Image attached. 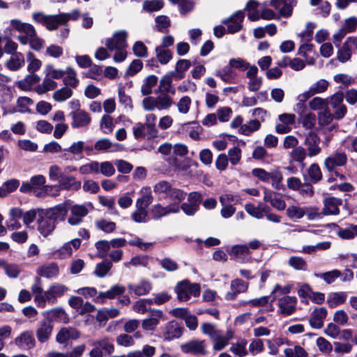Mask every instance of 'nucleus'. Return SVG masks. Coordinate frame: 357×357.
<instances>
[{"label": "nucleus", "mask_w": 357, "mask_h": 357, "mask_svg": "<svg viewBox=\"0 0 357 357\" xmlns=\"http://www.w3.org/2000/svg\"><path fill=\"white\" fill-rule=\"evenodd\" d=\"M191 66V62L188 59L178 60L175 66L174 71L170 72L176 80H180L185 77V72Z\"/></svg>", "instance_id": "nucleus-37"}, {"label": "nucleus", "mask_w": 357, "mask_h": 357, "mask_svg": "<svg viewBox=\"0 0 357 357\" xmlns=\"http://www.w3.org/2000/svg\"><path fill=\"white\" fill-rule=\"evenodd\" d=\"M247 344V340L240 337L236 342L231 343L229 350L238 357H245L248 354V351L246 348Z\"/></svg>", "instance_id": "nucleus-36"}, {"label": "nucleus", "mask_w": 357, "mask_h": 357, "mask_svg": "<svg viewBox=\"0 0 357 357\" xmlns=\"http://www.w3.org/2000/svg\"><path fill=\"white\" fill-rule=\"evenodd\" d=\"M297 298L295 296H284L278 300L279 312L284 315H290L296 310Z\"/></svg>", "instance_id": "nucleus-19"}, {"label": "nucleus", "mask_w": 357, "mask_h": 357, "mask_svg": "<svg viewBox=\"0 0 357 357\" xmlns=\"http://www.w3.org/2000/svg\"><path fill=\"white\" fill-rule=\"evenodd\" d=\"M45 182V177L41 174H38L32 176L29 182L23 183L20 190L24 193L33 192L37 196V193L42 190Z\"/></svg>", "instance_id": "nucleus-8"}, {"label": "nucleus", "mask_w": 357, "mask_h": 357, "mask_svg": "<svg viewBox=\"0 0 357 357\" xmlns=\"http://www.w3.org/2000/svg\"><path fill=\"white\" fill-rule=\"evenodd\" d=\"M85 350V345L81 344L75 347L71 351L61 353L59 351H51L48 353L47 357H80Z\"/></svg>", "instance_id": "nucleus-44"}, {"label": "nucleus", "mask_w": 357, "mask_h": 357, "mask_svg": "<svg viewBox=\"0 0 357 357\" xmlns=\"http://www.w3.org/2000/svg\"><path fill=\"white\" fill-rule=\"evenodd\" d=\"M35 339L31 331H24L15 339V344L22 349H29L35 346Z\"/></svg>", "instance_id": "nucleus-29"}, {"label": "nucleus", "mask_w": 357, "mask_h": 357, "mask_svg": "<svg viewBox=\"0 0 357 357\" xmlns=\"http://www.w3.org/2000/svg\"><path fill=\"white\" fill-rule=\"evenodd\" d=\"M80 336L79 332L75 328H62L56 335V341L59 344L67 342L70 340H76Z\"/></svg>", "instance_id": "nucleus-27"}, {"label": "nucleus", "mask_w": 357, "mask_h": 357, "mask_svg": "<svg viewBox=\"0 0 357 357\" xmlns=\"http://www.w3.org/2000/svg\"><path fill=\"white\" fill-rule=\"evenodd\" d=\"M69 211V203L68 202L56 205L49 209L43 210L45 214L56 224L58 220L63 221L66 219Z\"/></svg>", "instance_id": "nucleus-10"}, {"label": "nucleus", "mask_w": 357, "mask_h": 357, "mask_svg": "<svg viewBox=\"0 0 357 357\" xmlns=\"http://www.w3.org/2000/svg\"><path fill=\"white\" fill-rule=\"evenodd\" d=\"M70 20V15L67 13H60L55 15H48L46 28L50 31L55 30L59 26L66 24Z\"/></svg>", "instance_id": "nucleus-30"}, {"label": "nucleus", "mask_w": 357, "mask_h": 357, "mask_svg": "<svg viewBox=\"0 0 357 357\" xmlns=\"http://www.w3.org/2000/svg\"><path fill=\"white\" fill-rule=\"evenodd\" d=\"M43 315L45 319H50L52 322H53V319H58L64 324H67L69 321L68 314L62 307H55L45 311Z\"/></svg>", "instance_id": "nucleus-34"}, {"label": "nucleus", "mask_w": 357, "mask_h": 357, "mask_svg": "<svg viewBox=\"0 0 357 357\" xmlns=\"http://www.w3.org/2000/svg\"><path fill=\"white\" fill-rule=\"evenodd\" d=\"M215 75L225 83H234L237 77V73L229 64L222 69L216 70Z\"/></svg>", "instance_id": "nucleus-38"}, {"label": "nucleus", "mask_w": 357, "mask_h": 357, "mask_svg": "<svg viewBox=\"0 0 357 357\" xmlns=\"http://www.w3.org/2000/svg\"><path fill=\"white\" fill-rule=\"evenodd\" d=\"M37 273L42 277L47 278H53L58 275L59 267L56 264L52 263L40 267Z\"/></svg>", "instance_id": "nucleus-50"}, {"label": "nucleus", "mask_w": 357, "mask_h": 357, "mask_svg": "<svg viewBox=\"0 0 357 357\" xmlns=\"http://www.w3.org/2000/svg\"><path fill=\"white\" fill-rule=\"evenodd\" d=\"M163 312L160 310L150 309L149 317L143 320L142 327L145 331H153L162 317Z\"/></svg>", "instance_id": "nucleus-24"}, {"label": "nucleus", "mask_w": 357, "mask_h": 357, "mask_svg": "<svg viewBox=\"0 0 357 357\" xmlns=\"http://www.w3.org/2000/svg\"><path fill=\"white\" fill-rule=\"evenodd\" d=\"M227 252L231 259L242 263L248 262L250 259L249 248L245 245H233L227 248Z\"/></svg>", "instance_id": "nucleus-13"}, {"label": "nucleus", "mask_w": 357, "mask_h": 357, "mask_svg": "<svg viewBox=\"0 0 357 357\" xmlns=\"http://www.w3.org/2000/svg\"><path fill=\"white\" fill-rule=\"evenodd\" d=\"M57 84L48 77H46L43 82L35 88V91L38 94H43L49 91H52L56 89Z\"/></svg>", "instance_id": "nucleus-55"}, {"label": "nucleus", "mask_w": 357, "mask_h": 357, "mask_svg": "<svg viewBox=\"0 0 357 357\" xmlns=\"http://www.w3.org/2000/svg\"><path fill=\"white\" fill-rule=\"evenodd\" d=\"M342 204L340 199L335 197H328L324 199V207L323 213L326 215H337L340 213L339 207Z\"/></svg>", "instance_id": "nucleus-33"}, {"label": "nucleus", "mask_w": 357, "mask_h": 357, "mask_svg": "<svg viewBox=\"0 0 357 357\" xmlns=\"http://www.w3.org/2000/svg\"><path fill=\"white\" fill-rule=\"evenodd\" d=\"M264 340L260 338L252 339L248 345V353L255 356L264 351Z\"/></svg>", "instance_id": "nucleus-57"}, {"label": "nucleus", "mask_w": 357, "mask_h": 357, "mask_svg": "<svg viewBox=\"0 0 357 357\" xmlns=\"http://www.w3.org/2000/svg\"><path fill=\"white\" fill-rule=\"evenodd\" d=\"M173 186L166 181H160L153 186V191L160 198H169Z\"/></svg>", "instance_id": "nucleus-39"}, {"label": "nucleus", "mask_w": 357, "mask_h": 357, "mask_svg": "<svg viewBox=\"0 0 357 357\" xmlns=\"http://www.w3.org/2000/svg\"><path fill=\"white\" fill-rule=\"evenodd\" d=\"M261 127V123L258 120H251L241 126L239 132L245 136H249L252 132L258 130Z\"/></svg>", "instance_id": "nucleus-59"}, {"label": "nucleus", "mask_w": 357, "mask_h": 357, "mask_svg": "<svg viewBox=\"0 0 357 357\" xmlns=\"http://www.w3.org/2000/svg\"><path fill=\"white\" fill-rule=\"evenodd\" d=\"M26 61L28 63L27 70L29 73L38 71L42 66L41 61L37 59L36 55L31 51L26 53Z\"/></svg>", "instance_id": "nucleus-58"}, {"label": "nucleus", "mask_w": 357, "mask_h": 357, "mask_svg": "<svg viewBox=\"0 0 357 357\" xmlns=\"http://www.w3.org/2000/svg\"><path fill=\"white\" fill-rule=\"evenodd\" d=\"M286 215L292 220L301 219L304 216V207H301L296 205L289 206L287 208Z\"/></svg>", "instance_id": "nucleus-61"}, {"label": "nucleus", "mask_w": 357, "mask_h": 357, "mask_svg": "<svg viewBox=\"0 0 357 357\" xmlns=\"http://www.w3.org/2000/svg\"><path fill=\"white\" fill-rule=\"evenodd\" d=\"M84 150V142L83 141L74 142L68 148L63 150L62 158L66 160H72L75 157L82 158Z\"/></svg>", "instance_id": "nucleus-18"}, {"label": "nucleus", "mask_w": 357, "mask_h": 357, "mask_svg": "<svg viewBox=\"0 0 357 357\" xmlns=\"http://www.w3.org/2000/svg\"><path fill=\"white\" fill-rule=\"evenodd\" d=\"M347 163V155L346 153L342 151H336L325 158L324 166L327 171L332 172L337 167L345 166Z\"/></svg>", "instance_id": "nucleus-4"}, {"label": "nucleus", "mask_w": 357, "mask_h": 357, "mask_svg": "<svg viewBox=\"0 0 357 357\" xmlns=\"http://www.w3.org/2000/svg\"><path fill=\"white\" fill-rule=\"evenodd\" d=\"M174 77L171 73L161 77L159 82L158 89L162 93H175V89L172 87V80Z\"/></svg>", "instance_id": "nucleus-40"}, {"label": "nucleus", "mask_w": 357, "mask_h": 357, "mask_svg": "<svg viewBox=\"0 0 357 357\" xmlns=\"http://www.w3.org/2000/svg\"><path fill=\"white\" fill-rule=\"evenodd\" d=\"M59 185L62 189L77 190L81 187V182L73 176H63L59 180Z\"/></svg>", "instance_id": "nucleus-43"}, {"label": "nucleus", "mask_w": 357, "mask_h": 357, "mask_svg": "<svg viewBox=\"0 0 357 357\" xmlns=\"http://www.w3.org/2000/svg\"><path fill=\"white\" fill-rule=\"evenodd\" d=\"M70 214L68 218V222L73 226L79 225L88 213L87 208L83 205H74L69 207Z\"/></svg>", "instance_id": "nucleus-20"}, {"label": "nucleus", "mask_w": 357, "mask_h": 357, "mask_svg": "<svg viewBox=\"0 0 357 357\" xmlns=\"http://www.w3.org/2000/svg\"><path fill=\"white\" fill-rule=\"evenodd\" d=\"M91 344L98 346L102 352L104 351L107 354H111L114 351L113 341L109 337H104L99 340L92 341Z\"/></svg>", "instance_id": "nucleus-42"}, {"label": "nucleus", "mask_w": 357, "mask_h": 357, "mask_svg": "<svg viewBox=\"0 0 357 357\" xmlns=\"http://www.w3.org/2000/svg\"><path fill=\"white\" fill-rule=\"evenodd\" d=\"M126 291V287L122 284H115L105 292H100L99 296L109 299L114 298L116 296L121 295Z\"/></svg>", "instance_id": "nucleus-60"}, {"label": "nucleus", "mask_w": 357, "mask_h": 357, "mask_svg": "<svg viewBox=\"0 0 357 357\" xmlns=\"http://www.w3.org/2000/svg\"><path fill=\"white\" fill-rule=\"evenodd\" d=\"M289 156L291 161H294L301 163L302 167H305L304 160L307 156V153L305 148L301 146H298L295 149H293L289 153Z\"/></svg>", "instance_id": "nucleus-46"}, {"label": "nucleus", "mask_w": 357, "mask_h": 357, "mask_svg": "<svg viewBox=\"0 0 357 357\" xmlns=\"http://www.w3.org/2000/svg\"><path fill=\"white\" fill-rule=\"evenodd\" d=\"M286 357H307V351L301 346L295 345L284 350Z\"/></svg>", "instance_id": "nucleus-64"}, {"label": "nucleus", "mask_w": 357, "mask_h": 357, "mask_svg": "<svg viewBox=\"0 0 357 357\" xmlns=\"http://www.w3.org/2000/svg\"><path fill=\"white\" fill-rule=\"evenodd\" d=\"M258 68L252 65L250 71L246 72V77L249 79L248 82V89L252 92L257 91L263 83L262 77H258Z\"/></svg>", "instance_id": "nucleus-22"}, {"label": "nucleus", "mask_w": 357, "mask_h": 357, "mask_svg": "<svg viewBox=\"0 0 357 357\" xmlns=\"http://www.w3.org/2000/svg\"><path fill=\"white\" fill-rule=\"evenodd\" d=\"M183 333V329L175 321L168 322L164 327L163 336L167 340L178 338Z\"/></svg>", "instance_id": "nucleus-32"}, {"label": "nucleus", "mask_w": 357, "mask_h": 357, "mask_svg": "<svg viewBox=\"0 0 357 357\" xmlns=\"http://www.w3.org/2000/svg\"><path fill=\"white\" fill-rule=\"evenodd\" d=\"M155 52L158 61L162 65L167 64L172 59V52L168 49H165L164 47H156Z\"/></svg>", "instance_id": "nucleus-48"}, {"label": "nucleus", "mask_w": 357, "mask_h": 357, "mask_svg": "<svg viewBox=\"0 0 357 357\" xmlns=\"http://www.w3.org/2000/svg\"><path fill=\"white\" fill-rule=\"evenodd\" d=\"M36 222L38 231L45 238L52 234L56 226V224L45 213L43 210L38 211Z\"/></svg>", "instance_id": "nucleus-6"}, {"label": "nucleus", "mask_w": 357, "mask_h": 357, "mask_svg": "<svg viewBox=\"0 0 357 357\" xmlns=\"http://www.w3.org/2000/svg\"><path fill=\"white\" fill-rule=\"evenodd\" d=\"M327 315L326 308L317 307L315 308L311 314L309 320L310 325L314 328H321L324 326V321Z\"/></svg>", "instance_id": "nucleus-25"}, {"label": "nucleus", "mask_w": 357, "mask_h": 357, "mask_svg": "<svg viewBox=\"0 0 357 357\" xmlns=\"http://www.w3.org/2000/svg\"><path fill=\"white\" fill-rule=\"evenodd\" d=\"M347 297V294L346 292L340 291L331 293L328 296L327 303L330 307H335L344 303Z\"/></svg>", "instance_id": "nucleus-47"}, {"label": "nucleus", "mask_w": 357, "mask_h": 357, "mask_svg": "<svg viewBox=\"0 0 357 357\" xmlns=\"http://www.w3.org/2000/svg\"><path fill=\"white\" fill-rule=\"evenodd\" d=\"M0 268H1L6 275L10 278H16L21 273V268L16 264H9L3 259H0Z\"/></svg>", "instance_id": "nucleus-41"}, {"label": "nucleus", "mask_w": 357, "mask_h": 357, "mask_svg": "<svg viewBox=\"0 0 357 357\" xmlns=\"http://www.w3.org/2000/svg\"><path fill=\"white\" fill-rule=\"evenodd\" d=\"M248 283L240 279H236L231 282V291L227 293L225 298L227 300H234L240 293L247 291Z\"/></svg>", "instance_id": "nucleus-31"}, {"label": "nucleus", "mask_w": 357, "mask_h": 357, "mask_svg": "<svg viewBox=\"0 0 357 357\" xmlns=\"http://www.w3.org/2000/svg\"><path fill=\"white\" fill-rule=\"evenodd\" d=\"M145 127L148 131L149 135L152 137H155L158 134V130L155 126V121L157 116L154 114H149L146 116Z\"/></svg>", "instance_id": "nucleus-62"}, {"label": "nucleus", "mask_w": 357, "mask_h": 357, "mask_svg": "<svg viewBox=\"0 0 357 357\" xmlns=\"http://www.w3.org/2000/svg\"><path fill=\"white\" fill-rule=\"evenodd\" d=\"M229 64L233 68L238 69L241 71H250L252 66L247 61L242 58H233L229 61Z\"/></svg>", "instance_id": "nucleus-63"}, {"label": "nucleus", "mask_w": 357, "mask_h": 357, "mask_svg": "<svg viewBox=\"0 0 357 357\" xmlns=\"http://www.w3.org/2000/svg\"><path fill=\"white\" fill-rule=\"evenodd\" d=\"M180 211V206L177 204H171L166 206H162L158 204L153 206L151 210V214L154 219H159L170 213H177Z\"/></svg>", "instance_id": "nucleus-15"}, {"label": "nucleus", "mask_w": 357, "mask_h": 357, "mask_svg": "<svg viewBox=\"0 0 357 357\" xmlns=\"http://www.w3.org/2000/svg\"><path fill=\"white\" fill-rule=\"evenodd\" d=\"M39 81L38 75L34 74V73H30L24 79L18 82L17 86L22 90L29 91L33 84L38 83Z\"/></svg>", "instance_id": "nucleus-49"}, {"label": "nucleus", "mask_w": 357, "mask_h": 357, "mask_svg": "<svg viewBox=\"0 0 357 357\" xmlns=\"http://www.w3.org/2000/svg\"><path fill=\"white\" fill-rule=\"evenodd\" d=\"M234 337V333L231 330L227 331L225 334L222 331H219L211 339L213 342V348L215 351L222 350L228 345L229 342Z\"/></svg>", "instance_id": "nucleus-14"}, {"label": "nucleus", "mask_w": 357, "mask_h": 357, "mask_svg": "<svg viewBox=\"0 0 357 357\" xmlns=\"http://www.w3.org/2000/svg\"><path fill=\"white\" fill-rule=\"evenodd\" d=\"M139 194L140 197L137 199L135 206H142L147 209L153 199L151 188L148 186L142 187L139 191Z\"/></svg>", "instance_id": "nucleus-35"}, {"label": "nucleus", "mask_w": 357, "mask_h": 357, "mask_svg": "<svg viewBox=\"0 0 357 357\" xmlns=\"http://www.w3.org/2000/svg\"><path fill=\"white\" fill-rule=\"evenodd\" d=\"M158 77L151 75L145 77L141 86V93L143 96H148L152 93V88L156 85Z\"/></svg>", "instance_id": "nucleus-53"}, {"label": "nucleus", "mask_w": 357, "mask_h": 357, "mask_svg": "<svg viewBox=\"0 0 357 357\" xmlns=\"http://www.w3.org/2000/svg\"><path fill=\"white\" fill-rule=\"evenodd\" d=\"M81 245L79 238H74L64 243L60 248L54 251V255L58 259H66L72 256L73 250H77Z\"/></svg>", "instance_id": "nucleus-11"}, {"label": "nucleus", "mask_w": 357, "mask_h": 357, "mask_svg": "<svg viewBox=\"0 0 357 357\" xmlns=\"http://www.w3.org/2000/svg\"><path fill=\"white\" fill-rule=\"evenodd\" d=\"M93 148L98 151L114 152L120 151L122 149V146L112 142L107 138H102L96 142Z\"/></svg>", "instance_id": "nucleus-26"}, {"label": "nucleus", "mask_w": 357, "mask_h": 357, "mask_svg": "<svg viewBox=\"0 0 357 357\" xmlns=\"http://www.w3.org/2000/svg\"><path fill=\"white\" fill-rule=\"evenodd\" d=\"M320 143L321 139L316 132L310 131L305 135L303 144L306 146L308 157L312 158L321 153Z\"/></svg>", "instance_id": "nucleus-5"}, {"label": "nucleus", "mask_w": 357, "mask_h": 357, "mask_svg": "<svg viewBox=\"0 0 357 357\" xmlns=\"http://www.w3.org/2000/svg\"><path fill=\"white\" fill-rule=\"evenodd\" d=\"M177 297L181 301H187L191 296L197 297L200 294L199 284L197 283H190L188 280H183L176 287Z\"/></svg>", "instance_id": "nucleus-3"}, {"label": "nucleus", "mask_w": 357, "mask_h": 357, "mask_svg": "<svg viewBox=\"0 0 357 357\" xmlns=\"http://www.w3.org/2000/svg\"><path fill=\"white\" fill-rule=\"evenodd\" d=\"M10 24L13 29L24 33V35L18 36L17 38L22 45L29 44L30 47L35 51H40L43 48L45 41L37 36L36 31L33 25L22 22L17 19L12 20Z\"/></svg>", "instance_id": "nucleus-1"}, {"label": "nucleus", "mask_w": 357, "mask_h": 357, "mask_svg": "<svg viewBox=\"0 0 357 357\" xmlns=\"http://www.w3.org/2000/svg\"><path fill=\"white\" fill-rule=\"evenodd\" d=\"M73 121L71 126L79 128L87 126L91 122V116L89 113L82 109H77L70 113Z\"/></svg>", "instance_id": "nucleus-21"}, {"label": "nucleus", "mask_w": 357, "mask_h": 357, "mask_svg": "<svg viewBox=\"0 0 357 357\" xmlns=\"http://www.w3.org/2000/svg\"><path fill=\"white\" fill-rule=\"evenodd\" d=\"M33 104V100L29 97H20L17 100L16 106L13 109V112L25 113L30 111L29 106Z\"/></svg>", "instance_id": "nucleus-56"}, {"label": "nucleus", "mask_w": 357, "mask_h": 357, "mask_svg": "<svg viewBox=\"0 0 357 357\" xmlns=\"http://www.w3.org/2000/svg\"><path fill=\"white\" fill-rule=\"evenodd\" d=\"M155 347L146 344L142 350H134L127 354V357H152L155 354Z\"/></svg>", "instance_id": "nucleus-51"}, {"label": "nucleus", "mask_w": 357, "mask_h": 357, "mask_svg": "<svg viewBox=\"0 0 357 357\" xmlns=\"http://www.w3.org/2000/svg\"><path fill=\"white\" fill-rule=\"evenodd\" d=\"M53 328V322L50 319L44 318V319L40 321L36 331L38 340L41 343L49 340L52 336Z\"/></svg>", "instance_id": "nucleus-9"}, {"label": "nucleus", "mask_w": 357, "mask_h": 357, "mask_svg": "<svg viewBox=\"0 0 357 357\" xmlns=\"http://www.w3.org/2000/svg\"><path fill=\"white\" fill-rule=\"evenodd\" d=\"M128 288L131 294L133 293L137 296H144L150 292L152 284L149 280L142 279L137 284H128Z\"/></svg>", "instance_id": "nucleus-28"}, {"label": "nucleus", "mask_w": 357, "mask_h": 357, "mask_svg": "<svg viewBox=\"0 0 357 357\" xmlns=\"http://www.w3.org/2000/svg\"><path fill=\"white\" fill-rule=\"evenodd\" d=\"M128 36V32L125 30L116 31L111 38L105 40V46L110 51L117 48H126Z\"/></svg>", "instance_id": "nucleus-7"}, {"label": "nucleus", "mask_w": 357, "mask_h": 357, "mask_svg": "<svg viewBox=\"0 0 357 357\" xmlns=\"http://www.w3.org/2000/svg\"><path fill=\"white\" fill-rule=\"evenodd\" d=\"M280 123L275 126V131L279 134L289 132L291 130V126L294 123L296 116L294 114L284 113L279 115Z\"/></svg>", "instance_id": "nucleus-16"}, {"label": "nucleus", "mask_w": 357, "mask_h": 357, "mask_svg": "<svg viewBox=\"0 0 357 357\" xmlns=\"http://www.w3.org/2000/svg\"><path fill=\"white\" fill-rule=\"evenodd\" d=\"M181 351L185 354L195 355H205L206 354V344L204 340H191L181 347Z\"/></svg>", "instance_id": "nucleus-17"}, {"label": "nucleus", "mask_w": 357, "mask_h": 357, "mask_svg": "<svg viewBox=\"0 0 357 357\" xmlns=\"http://www.w3.org/2000/svg\"><path fill=\"white\" fill-rule=\"evenodd\" d=\"M7 68L11 70H17L24 65V57L22 53H15L6 61Z\"/></svg>", "instance_id": "nucleus-45"}, {"label": "nucleus", "mask_w": 357, "mask_h": 357, "mask_svg": "<svg viewBox=\"0 0 357 357\" xmlns=\"http://www.w3.org/2000/svg\"><path fill=\"white\" fill-rule=\"evenodd\" d=\"M157 102V109L165 110L170 108L174 105L173 98L167 93H161L155 97Z\"/></svg>", "instance_id": "nucleus-54"}, {"label": "nucleus", "mask_w": 357, "mask_h": 357, "mask_svg": "<svg viewBox=\"0 0 357 357\" xmlns=\"http://www.w3.org/2000/svg\"><path fill=\"white\" fill-rule=\"evenodd\" d=\"M69 291L66 285L61 283H53L44 291L43 296L37 298L36 301L40 303V307L44 308L48 303L54 305L57 303L59 298H61Z\"/></svg>", "instance_id": "nucleus-2"}, {"label": "nucleus", "mask_w": 357, "mask_h": 357, "mask_svg": "<svg viewBox=\"0 0 357 357\" xmlns=\"http://www.w3.org/2000/svg\"><path fill=\"white\" fill-rule=\"evenodd\" d=\"M244 17L243 12L238 10L235 12L229 18L223 20L222 22L227 26L229 33H234L242 29V22Z\"/></svg>", "instance_id": "nucleus-12"}, {"label": "nucleus", "mask_w": 357, "mask_h": 357, "mask_svg": "<svg viewBox=\"0 0 357 357\" xmlns=\"http://www.w3.org/2000/svg\"><path fill=\"white\" fill-rule=\"evenodd\" d=\"M264 201L269 202L278 211H284L286 208L285 201L271 190L265 189L264 191Z\"/></svg>", "instance_id": "nucleus-23"}, {"label": "nucleus", "mask_w": 357, "mask_h": 357, "mask_svg": "<svg viewBox=\"0 0 357 357\" xmlns=\"http://www.w3.org/2000/svg\"><path fill=\"white\" fill-rule=\"evenodd\" d=\"M298 121L305 129L310 130L315 126L316 116L311 112L307 111L298 116Z\"/></svg>", "instance_id": "nucleus-52"}]
</instances>
